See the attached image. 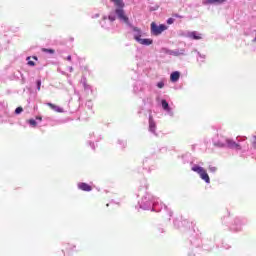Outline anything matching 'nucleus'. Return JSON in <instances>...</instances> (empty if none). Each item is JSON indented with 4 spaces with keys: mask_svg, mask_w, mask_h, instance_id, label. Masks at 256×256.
I'll return each mask as SVG.
<instances>
[{
    "mask_svg": "<svg viewBox=\"0 0 256 256\" xmlns=\"http://www.w3.org/2000/svg\"><path fill=\"white\" fill-rule=\"evenodd\" d=\"M116 7H118L115 10L116 15L118 16V19L120 21L125 22L127 25H129V17L125 15V10H123V7H125V3H123V0H110Z\"/></svg>",
    "mask_w": 256,
    "mask_h": 256,
    "instance_id": "nucleus-1",
    "label": "nucleus"
},
{
    "mask_svg": "<svg viewBox=\"0 0 256 256\" xmlns=\"http://www.w3.org/2000/svg\"><path fill=\"white\" fill-rule=\"evenodd\" d=\"M132 31H134V39L135 41H137V43H139L140 45H146V46L153 45V39L141 38V35H143V32L140 30L139 27L133 26Z\"/></svg>",
    "mask_w": 256,
    "mask_h": 256,
    "instance_id": "nucleus-2",
    "label": "nucleus"
},
{
    "mask_svg": "<svg viewBox=\"0 0 256 256\" xmlns=\"http://www.w3.org/2000/svg\"><path fill=\"white\" fill-rule=\"evenodd\" d=\"M192 171H194V173H198L200 178L205 181V183H211V179L209 178V174H207L205 168L195 165L192 167Z\"/></svg>",
    "mask_w": 256,
    "mask_h": 256,
    "instance_id": "nucleus-3",
    "label": "nucleus"
},
{
    "mask_svg": "<svg viewBox=\"0 0 256 256\" xmlns=\"http://www.w3.org/2000/svg\"><path fill=\"white\" fill-rule=\"evenodd\" d=\"M163 31H167V26L166 25L161 24V25L157 26V24L155 22L151 23V33H152V35H155L157 37L158 35H161V33Z\"/></svg>",
    "mask_w": 256,
    "mask_h": 256,
    "instance_id": "nucleus-4",
    "label": "nucleus"
},
{
    "mask_svg": "<svg viewBox=\"0 0 256 256\" xmlns=\"http://www.w3.org/2000/svg\"><path fill=\"white\" fill-rule=\"evenodd\" d=\"M78 189H80L81 191H93V187H91V185L85 183V182H80L78 183Z\"/></svg>",
    "mask_w": 256,
    "mask_h": 256,
    "instance_id": "nucleus-5",
    "label": "nucleus"
},
{
    "mask_svg": "<svg viewBox=\"0 0 256 256\" xmlns=\"http://www.w3.org/2000/svg\"><path fill=\"white\" fill-rule=\"evenodd\" d=\"M226 143H227V146L230 148V149H238V150H241V145L237 144L235 141L233 140H226Z\"/></svg>",
    "mask_w": 256,
    "mask_h": 256,
    "instance_id": "nucleus-6",
    "label": "nucleus"
},
{
    "mask_svg": "<svg viewBox=\"0 0 256 256\" xmlns=\"http://www.w3.org/2000/svg\"><path fill=\"white\" fill-rule=\"evenodd\" d=\"M179 77H181V73L175 71L170 75V81H172V83H177V81H179Z\"/></svg>",
    "mask_w": 256,
    "mask_h": 256,
    "instance_id": "nucleus-7",
    "label": "nucleus"
},
{
    "mask_svg": "<svg viewBox=\"0 0 256 256\" xmlns=\"http://www.w3.org/2000/svg\"><path fill=\"white\" fill-rule=\"evenodd\" d=\"M47 107H50L53 111H56V113H63V108L53 104V103H47Z\"/></svg>",
    "mask_w": 256,
    "mask_h": 256,
    "instance_id": "nucleus-8",
    "label": "nucleus"
},
{
    "mask_svg": "<svg viewBox=\"0 0 256 256\" xmlns=\"http://www.w3.org/2000/svg\"><path fill=\"white\" fill-rule=\"evenodd\" d=\"M155 121L153 120V116H149V131L155 133Z\"/></svg>",
    "mask_w": 256,
    "mask_h": 256,
    "instance_id": "nucleus-9",
    "label": "nucleus"
},
{
    "mask_svg": "<svg viewBox=\"0 0 256 256\" xmlns=\"http://www.w3.org/2000/svg\"><path fill=\"white\" fill-rule=\"evenodd\" d=\"M190 37H191L192 39L196 40V41H199L200 39H202L201 34H199V33H197V32H192V33L190 34Z\"/></svg>",
    "mask_w": 256,
    "mask_h": 256,
    "instance_id": "nucleus-10",
    "label": "nucleus"
},
{
    "mask_svg": "<svg viewBox=\"0 0 256 256\" xmlns=\"http://www.w3.org/2000/svg\"><path fill=\"white\" fill-rule=\"evenodd\" d=\"M162 108L164 109V111H170L169 108V103L167 102V100H162Z\"/></svg>",
    "mask_w": 256,
    "mask_h": 256,
    "instance_id": "nucleus-11",
    "label": "nucleus"
},
{
    "mask_svg": "<svg viewBox=\"0 0 256 256\" xmlns=\"http://www.w3.org/2000/svg\"><path fill=\"white\" fill-rule=\"evenodd\" d=\"M41 52L42 53H49L50 55H53V54H55V49L42 48Z\"/></svg>",
    "mask_w": 256,
    "mask_h": 256,
    "instance_id": "nucleus-12",
    "label": "nucleus"
},
{
    "mask_svg": "<svg viewBox=\"0 0 256 256\" xmlns=\"http://www.w3.org/2000/svg\"><path fill=\"white\" fill-rule=\"evenodd\" d=\"M202 5H215V0H203Z\"/></svg>",
    "mask_w": 256,
    "mask_h": 256,
    "instance_id": "nucleus-13",
    "label": "nucleus"
},
{
    "mask_svg": "<svg viewBox=\"0 0 256 256\" xmlns=\"http://www.w3.org/2000/svg\"><path fill=\"white\" fill-rule=\"evenodd\" d=\"M28 123H29L32 127H37V121H35L34 119L28 120Z\"/></svg>",
    "mask_w": 256,
    "mask_h": 256,
    "instance_id": "nucleus-14",
    "label": "nucleus"
},
{
    "mask_svg": "<svg viewBox=\"0 0 256 256\" xmlns=\"http://www.w3.org/2000/svg\"><path fill=\"white\" fill-rule=\"evenodd\" d=\"M16 115H19L20 113H23V107H17L15 110Z\"/></svg>",
    "mask_w": 256,
    "mask_h": 256,
    "instance_id": "nucleus-15",
    "label": "nucleus"
},
{
    "mask_svg": "<svg viewBox=\"0 0 256 256\" xmlns=\"http://www.w3.org/2000/svg\"><path fill=\"white\" fill-rule=\"evenodd\" d=\"M157 87H158V89H163V87H165V83H163V82H158V83H157Z\"/></svg>",
    "mask_w": 256,
    "mask_h": 256,
    "instance_id": "nucleus-16",
    "label": "nucleus"
},
{
    "mask_svg": "<svg viewBox=\"0 0 256 256\" xmlns=\"http://www.w3.org/2000/svg\"><path fill=\"white\" fill-rule=\"evenodd\" d=\"M209 171H211L212 173H215V171H217V167L215 166H209Z\"/></svg>",
    "mask_w": 256,
    "mask_h": 256,
    "instance_id": "nucleus-17",
    "label": "nucleus"
},
{
    "mask_svg": "<svg viewBox=\"0 0 256 256\" xmlns=\"http://www.w3.org/2000/svg\"><path fill=\"white\" fill-rule=\"evenodd\" d=\"M167 23H168V25H173V23H175V19L169 18V19L167 20Z\"/></svg>",
    "mask_w": 256,
    "mask_h": 256,
    "instance_id": "nucleus-18",
    "label": "nucleus"
},
{
    "mask_svg": "<svg viewBox=\"0 0 256 256\" xmlns=\"http://www.w3.org/2000/svg\"><path fill=\"white\" fill-rule=\"evenodd\" d=\"M37 89L41 91V80H37Z\"/></svg>",
    "mask_w": 256,
    "mask_h": 256,
    "instance_id": "nucleus-19",
    "label": "nucleus"
},
{
    "mask_svg": "<svg viewBox=\"0 0 256 256\" xmlns=\"http://www.w3.org/2000/svg\"><path fill=\"white\" fill-rule=\"evenodd\" d=\"M108 19H109V21L113 22V21H115L116 18H115V15H109Z\"/></svg>",
    "mask_w": 256,
    "mask_h": 256,
    "instance_id": "nucleus-20",
    "label": "nucleus"
},
{
    "mask_svg": "<svg viewBox=\"0 0 256 256\" xmlns=\"http://www.w3.org/2000/svg\"><path fill=\"white\" fill-rule=\"evenodd\" d=\"M28 65H29L30 67H35V62L32 61V60H29V61H28Z\"/></svg>",
    "mask_w": 256,
    "mask_h": 256,
    "instance_id": "nucleus-21",
    "label": "nucleus"
},
{
    "mask_svg": "<svg viewBox=\"0 0 256 256\" xmlns=\"http://www.w3.org/2000/svg\"><path fill=\"white\" fill-rule=\"evenodd\" d=\"M73 248V245H66V247H65V251H70V249H72Z\"/></svg>",
    "mask_w": 256,
    "mask_h": 256,
    "instance_id": "nucleus-22",
    "label": "nucleus"
},
{
    "mask_svg": "<svg viewBox=\"0 0 256 256\" xmlns=\"http://www.w3.org/2000/svg\"><path fill=\"white\" fill-rule=\"evenodd\" d=\"M253 142H252V145L254 147V149H256V136L253 137Z\"/></svg>",
    "mask_w": 256,
    "mask_h": 256,
    "instance_id": "nucleus-23",
    "label": "nucleus"
},
{
    "mask_svg": "<svg viewBox=\"0 0 256 256\" xmlns=\"http://www.w3.org/2000/svg\"><path fill=\"white\" fill-rule=\"evenodd\" d=\"M36 119H38L39 121L43 120V118L41 116H37Z\"/></svg>",
    "mask_w": 256,
    "mask_h": 256,
    "instance_id": "nucleus-24",
    "label": "nucleus"
},
{
    "mask_svg": "<svg viewBox=\"0 0 256 256\" xmlns=\"http://www.w3.org/2000/svg\"><path fill=\"white\" fill-rule=\"evenodd\" d=\"M67 61H71V55L67 56Z\"/></svg>",
    "mask_w": 256,
    "mask_h": 256,
    "instance_id": "nucleus-25",
    "label": "nucleus"
},
{
    "mask_svg": "<svg viewBox=\"0 0 256 256\" xmlns=\"http://www.w3.org/2000/svg\"><path fill=\"white\" fill-rule=\"evenodd\" d=\"M218 147H225V144H220L218 145Z\"/></svg>",
    "mask_w": 256,
    "mask_h": 256,
    "instance_id": "nucleus-26",
    "label": "nucleus"
},
{
    "mask_svg": "<svg viewBox=\"0 0 256 256\" xmlns=\"http://www.w3.org/2000/svg\"><path fill=\"white\" fill-rule=\"evenodd\" d=\"M33 59H35L37 61V57L34 56Z\"/></svg>",
    "mask_w": 256,
    "mask_h": 256,
    "instance_id": "nucleus-27",
    "label": "nucleus"
},
{
    "mask_svg": "<svg viewBox=\"0 0 256 256\" xmlns=\"http://www.w3.org/2000/svg\"><path fill=\"white\" fill-rule=\"evenodd\" d=\"M175 17H179V15L176 14Z\"/></svg>",
    "mask_w": 256,
    "mask_h": 256,
    "instance_id": "nucleus-28",
    "label": "nucleus"
},
{
    "mask_svg": "<svg viewBox=\"0 0 256 256\" xmlns=\"http://www.w3.org/2000/svg\"><path fill=\"white\" fill-rule=\"evenodd\" d=\"M27 59L29 60V59H31V57H28Z\"/></svg>",
    "mask_w": 256,
    "mask_h": 256,
    "instance_id": "nucleus-29",
    "label": "nucleus"
}]
</instances>
